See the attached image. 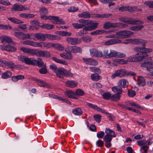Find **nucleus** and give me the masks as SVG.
<instances>
[{
  "label": "nucleus",
  "mask_w": 153,
  "mask_h": 153,
  "mask_svg": "<svg viewBox=\"0 0 153 153\" xmlns=\"http://www.w3.org/2000/svg\"><path fill=\"white\" fill-rule=\"evenodd\" d=\"M134 50L138 53L136 54L137 56L130 58L128 60L130 62H140L144 59L145 57L147 56L148 55L147 53L151 52L152 50L151 48H146L145 46L143 47H137L134 48Z\"/></svg>",
  "instance_id": "nucleus-1"
},
{
  "label": "nucleus",
  "mask_w": 153,
  "mask_h": 153,
  "mask_svg": "<svg viewBox=\"0 0 153 153\" xmlns=\"http://www.w3.org/2000/svg\"><path fill=\"white\" fill-rule=\"evenodd\" d=\"M133 33V32L129 30H121L117 32L114 34L109 35L106 38H114L116 39H124L129 37Z\"/></svg>",
  "instance_id": "nucleus-2"
},
{
  "label": "nucleus",
  "mask_w": 153,
  "mask_h": 153,
  "mask_svg": "<svg viewBox=\"0 0 153 153\" xmlns=\"http://www.w3.org/2000/svg\"><path fill=\"white\" fill-rule=\"evenodd\" d=\"M104 58H110L112 57L117 58H123L126 57V55L124 53L117 52L114 50L105 49L103 51Z\"/></svg>",
  "instance_id": "nucleus-3"
},
{
  "label": "nucleus",
  "mask_w": 153,
  "mask_h": 153,
  "mask_svg": "<svg viewBox=\"0 0 153 153\" xmlns=\"http://www.w3.org/2000/svg\"><path fill=\"white\" fill-rule=\"evenodd\" d=\"M93 24H90L89 26H87L84 27L82 30L78 33L79 34L82 36L87 34L88 33V31H91L97 28L98 23L94 22L93 23Z\"/></svg>",
  "instance_id": "nucleus-4"
},
{
  "label": "nucleus",
  "mask_w": 153,
  "mask_h": 153,
  "mask_svg": "<svg viewBox=\"0 0 153 153\" xmlns=\"http://www.w3.org/2000/svg\"><path fill=\"white\" fill-rule=\"evenodd\" d=\"M18 59L20 61L28 65H34L35 59L33 58H28L24 56L20 55L18 57Z\"/></svg>",
  "instance_id": "nucleus-5"
},
{
  "label": "nucleus",
  "mask_w": 153,
  "mask_h": 153,
  "mask_svg": "<svg viewBox=\"0 0 153 153\" xmlns=\"http://www.w3.org/2000/svg\"><path fill=\"white\" fill-rule=\"evenodd\" d=\"M78 22L81 24L77 23V28H81L85 27L86 26H89L90 24H93V23L95 22L89 19H80L78 20Z\"/></svg>",
  "instance_id": "nucleus-6"
},
{
  "label": "nucleus",
  "mask_w": 153,
  "mask_h": 153,
  "mask_svg": "<svg viewBox=\"0 0 153 153\" xmlns=\"http://www.w3.org/2000/svg\"><path fill=\"white\" fill-rule=\"evenodd\" d=\"M33 56L36 55L38 57H49L51 56L49 52L47 51L38 50L34 49Z\"/></svg>",
  "instance_id": "nucleus-7"
},
{
  "label": "nucleus",
  "mask_w": 153,
  "mask_h": 153,
  "mask_svg": "<svg viewBox=\"0 0 153 153\" xmlns=\"http://www.w3.org/2000/svg\"><path fill=\"white\" fill-rule=\"evenodd\" d=\"M127 75V73L126 70L122 69L116 70L115 73L112 75L111 77L112 79H114L117 76L121 77Z\"/></svg>",
  "instance_id": "nucleus-8"
},
{
  "label": "nucleus",
  "mask_w": 153,
  "mask_h": 153,
  "mask_svg": "<svg viewBox=\"0 0 153 153\" xmlns=\"http://www.w3.org/2000/svg\"><path fill=\"white\" fill-rule=\"evenodd\" d=\"M126 41H128V42H131V43L139 45L142 44V46H145V44L147 43L145 40L139 39H128Z\"/></svg>",
  "instance_id": "nucleus-9"
},
{
  "label": "nucleus",
  "mask_w": 153,
  "mask_h": 153,
  "mask_svg": "<svg viewBox=\"0 0 153 153\" xmlns=\"http://www.w3.org/2000/svg\"><path fill=\"white\" fill-rule=\"evenodd\" d=\"M141 66L145 68L150 73V75H153V62H149L142 63Z\"/></svg>",
  "instance_id": "nucleus-10"
},
{
  "label": "nucleus",
  "mask_w": 153,
  "mask_h": 153,
  "mask_svg": "<svg viewBox=\"0 0 153 153\" xmlns=\"http://www.w3.org/2000/svg\"><path fill=\"white\" fill-rule=\"evenodd\" d=\"M49 20H53V23L56 24H64L65 22L62 19H60L59 17L57 16H49Z\"/></svg>",
  "instance_id": "nucleus-11"
},
{
  "label": "nucleus",
  "mask_w": 153,
  "mask_h": 153,
  "mask_svg": "<svg viewBox=\"0 0 153 153\" xmlns=\"http://www.w3.org/2000/svg\"><path fill=\"white\" fill-rule=\"evenodd\" d=\"M29 9V7H25L22 5H19L18 4H14L12 8V10L18 11H22Z\"/></svg>",
  "instance_id": "nucleus-12"
},
{
  "label": "nucleus",
  "mask_w": 153,
  "mask_h": 153,
  "mask_svg": "<svg viewBox=\"0 0 153 153\" xmlns=\"http://www.w3.org/2000/svg\"><path fill=\"white\" fill-rule=\"evenodd\" d=\"M120 43H122V41L120 39H112L105 42L104 44L105 45L109 46Z\"/></svg>",
  "instance_id": "nucleus-13"
},
{
  "label": "nucleus",
  "mask_w": 153,
  "mask_h": 153,
  "mask_svg": "<svg viewBox=\"0 0 153 153\" xmlns=\"http://www.w3.org/2000/svg\"><path fill=\"white\" fill-rule=\"evenodd\" d=\"M53 43L50 42H37V47L49 48L53 47Z\"/></svg>",
  "instance_id": "nucleus-14"
},
{
  "label": "nucleus",
  "mask_w": 153,
  "mask_h": 153,
  "mask_svg": "<svg viewBox=\"0 0 153 153\" xmlns=\"http://www.w3.org/2000/svg\"><path fill=\"white\" fill-rule=\"evenodd\" d=\"M83 59L84 62L87 65H95L98 64L97 61L92 58H83Z\"/></svg>",
  "instance_id": "nucleus-15"
},
{
  "label": "nucleus",
  "mask_w": 153,
  "mask_h": 153,
  "mask_svg": "<svg viewBox=\"0 0 153 153\" xmlns=\"http://www.w3.org/2000/svg\"><path fill=\"white\" fill-rule=\"evenodd\" d=\"M46 38L49 40H59L60 39L61 37L59 36L50 34H45V39Z\"/></svg>",
  "instance_id": "nucleus-16"
},
{
  "label": "nucleus",
  "mask_w": 153,
  "mask_h": 153,
  "mask_svg": "<svg viewBox=\"0 0 153 153\" xmlns=\"http://www.w3.org/2000/svg\"><path fill=\"white\" fill-rule=\"evenodd\" d=\"M128 24L133 25H142L143 22L139 20H135L132 18H129L128 21Z\"/></svg>",
  "instance_id": "nucleus-17"
},
{
  "label": "nucleus",
  "mask_w": 153,
  "mask_h": 153,
  "mask_svg": "<svg viewBox=\"0 0 153 153\" xmlns=\"http://www.w3.org/2000/svg\"><path fill=\"white\" fill-rule=\"evenodd\" d=\"M35 37L37 40L44 41L45 40V34L39 33L34 34Z\"/></svg>",
  "instance_id": "nucleus-18"
},
{
  "label": "nucleus",
  "mask_w": 153,
  "mask_h": 153,
  "mask_svg": "<svg viewBox=\"0 0 153 153\" xmlns=\"http://www.w3.org/2000/svg\"><path fill=\"white\" fill-rule=\"evenodd\" d=\"M103 27L106 29H108L112 27L116 28V23L106 22L104 23Z\"/></svg>",
  "instance_id": "nucleus-19"
},
{
  "label": "nucleus",
  "mask_w": 153,
  "mask_h": 153,
  "mask_svg": "<svg viewBox=\"0 0 153 153\" xmlns=\"http://www.w3.org/2000/svg\"><path fill=\"white\" fill-rule=\"evenodd\" d=\"M65 96L68 97L75 99L76 98V90L75 91V92L71 91H67L65 92Z\"/></svg>",
  "instance_id": "nucleus-20"
},
{
  "label": "nucleus",
  "mask_w": 153,
  "mask_h": 153,
  "mask_svg": "<svg viewBox=\"0 0 153 153\" xmlns=\"http://www.w3.org/2000/svg\"><path fill=\"white\" fill-rule=\"evenodd\" d=\"M60 56L62 58L68 60L71 59L72 58L71 54L69 52H64L60 54Z\"/></svg>",
  "instance_id": "nucleus-21"
},
{
  "label": "nucleus",
  "mask_w": 153,
  "mask_h": 153,
  "mask_svg": "<svg viewBox=\"0 0 153 153\" xmlns=\"http://www.w3.org/2000/svg\"><path fill=\"white\" fill-rule=\"evenodd\" d=\"M88 105L90 107L93 108L94 109L97 110V111H100V112L103 113H105L106 114H107V113H106L104 110L102 109L101 108L98 107L97 105H94L92 104L89 103H88Z\"/></svg>",
  "instance_id": "nucleus-22"
},
{
  "label": "nucleus",
  "mask_w": 153,
  "mask_h": 153,
  "mask_svg": "<svg viewBox=\"0 0 153 153\" xmlns=\"http://www.w3.org/2000/svg\"><path fill=\"white\" fill-rule=\"evenodd\" d=\"M65 69H58L55 72L56 74L58 77L63 78L65 75Z\"/></svg>",
  "instance_id": "nucleus-23"
},
{
  "label": "nucleus",
  "mask_w": 153,
  "mask_h": 153,
  "mask_svg": "<svg viewBox=\"0 0 153 153\" xmlns=\"http://www.w3.org/2000/svg\"><path fill=\"white\" fill-rule=\"evenodd\" d=\"M20 49L24 53H27L30 55L33 56L34 49L22 47L20 48Z\"/></svg>",
  "instance_id": "nucleus-24"
},
{
  "label": "nucleus",
  "mask_w": 153,
  "mask_h": 153,
  "mask_svg": "<svg viewBox=\"0 0 153 153\" xmlns=\"http://www.w3.org/2000/svg\"><path fill=\"white\" fill-rule=\"evenodd\" d=\"M112 91L117 94H120L123 92V89L121 86H115L112 88Z\"/></svg>",
  "instance_id": "nucleus-25"
},
{
  "label": "nucleus",
  "mask_w": 153,
  "mask_h": 153,
  "mask_svg": "<svg viewBox=\"0 0 153 153\" xmlns=\"http://www.w3.org/2000/svg\"><path fill=\"white\" fill-rule=\"evenodd\" d=\"M1 42L4 44L12 42L11 39L10 37L5 36H2L0 37Z\"/></svg>",
  "instance_id": "nucleus-26"
},
{
  "label": "nucleus",
  "mask_w": 153,
  "mask_h": 153,
  "mask_svg": "<svg viewBox=\"0 0 153 153\" xmlns=\"http://www.w3.org/2000/svg\"><path fill=\"white\" fill-rule=\"evenodd\" d=\"M66 41L68 43L71 45H75L76 44V38L68 37L66 38Z\"/></svg>",
  "instance_id": "nucleus-27"
},
{
  "label": "nucleus",
  "mask_w": 153,
  "mask_h": 153,
  "mask_svg": "<svg viewBox=\"0 0 153 153\" xmlns=\"http://www.w3.org/2000/svg\"><path fill=\"white\" fill-rule=\"evenodd\" d=\"M7 19L10 22L16 24H18L23 23V21L15 17H9L7 18Z\"/></svg>",
  "instance_id": "nucleus-28"
},
{
  "label": "nucleus",
  "mask_w": 153,
  "mask_h": 153,
  "mask_svg": "<svg viewBox=\"0 0 153 153\" xmlns=\"http://www.w3.org/2000/svg\"><path fill=\"white\" fill-rule=\"evenodd\" d=\"M112 15L111 14H95L93 15V17L99 18H107Z\"/></svg>",
  "instance_id": "nucleus-29"
},
{
  "label": "nucleus",
  "mask_w": 153,
  "mask_h": 153,
  "mask_svg": "<svg viewBox=\"0 0 153 153\" xmlns=\"http://www.w3.org/2000/svg\"><path fill=\"white\" fill-rule=\"evenodd\" d=\"M79 18H83L85 19H88L90 17L91 14L88 11L83 12L78 15Z\"/></svg>",
  "instance_id": "nucleus-30"
},
{
  "label": "nucleus",
  "mask_w": 153,
  "mask_h": 153,
  "mask_svg": "<svg viewBox=\"0 0 153 153\" xmlns=\"http://www.w3.org/2000/svg\"><path fill=\"white\" fill-rule=\"evenodd\" d=\"M37 42L33 41L27 40L24 41L23 42V44L25 45H30L33 47H37Z\"/></svg>",
  "instance_id": "nucleus-31"
},
{
  "label": "nucleus",
  "mask_w": 153,
  "mask_h": 153,
  "mask_svg": "<svg viewBox=\"0 0 153 153\" xmlns=\"http://www.w3.org/2000/svg\"><path fill=\"white\" fill-rule=\"evenodd\" d=\"M123 82V88H126L127 87L128 85V82L126 79H122L119 80L118 82V85L121 86Z\"/></svg>",
  "instance_id": "nucleus-32"
},
{
  "label": "nucleus",
  "mask_w": 153,
  "mask_h": 153,
  "mask_svg": "<svg viewBox=\"0 0 153 153\" xmlns=\"http://www.w3.org/2000/svg\"><path fill=\"white\" fill-rule=\"evenodd\" d=\"M138 84L141 86H144L146 85L145 79L142 76H139L137 79Z\"/></svg>",
  "instance_id": "nucleus-33"
},
{
  "label": "nucleus",
  "mask_w": 153,
  "mask_h": 153,
  "mask_svg": "<svg viewBox=\"0 0 153 153\" xmlns=\"http://www.w3.org/2000/svg\"><path fill=\"white\" fill-rule=\"evenodd\" d=\"M65 83L67 87L70 88H74L76 85L75 82L73 80L68 81Z\"/></svg>",
  "instance_id": "nucleus-34"
},
{
  "label": "nucleus",
  "mask_w": 153,
  "mask_h": 153,
  "mask_svg": "<svg viewBox=\"0 0 153 153\" xmlns=\"http://www.w3.org/2000/svg\"><path fill=\"white\" fill-rule=\"evenodd\" d=\"M4 66H7L11 69L14 68V63L12 62L8 61L6 60H5Z\"/></svg>",
  "instance_id": "nucleus-35"
},
{
  "label": "nucleus",
  "mask_w": 153,
  "mask_h": 153,
  "mask_svg": "<svg viewBox=\"0 0 153 153\" xmlns=\"http://www.w3.org/2000/svg\"><path fill=\"white\" fill-rule=\"evenodd\" d=\"M36 61L34 62V65H36L39 67H43L45 65L43 61L40 58H38V60L35 59Z\"/></svg>",
  "instance_id": "nucleus-36"
},
{
  "label": "nucleus",
  "mask_w": 153,
  "mask_h": 153,
  "mask_svg": "<svg viewBox=\"0 0 153 153\" xmlns=\"http://www.w3.org/2000/svg\"><path fill=\"white\" fill-rule=\"evenodd\" d=\"M105 132L106 134H107L110 136L113 137H116V135L114 131L109 128H106L105 129Z\"/></svg>",
  "instance_id": "nucleus-37"
},
{
  "label": "nucleus",
  "mask_w": 153,
  "mask_h": 153,
  "mask_svg": "<svg viewBox=\"0 0 153 153\" xmlns=\"http://www.w3.org/2000/svg\"><path fill=\"white\" fill-rule=\"evenodd\" d=\"M52 59L53 60L58 63L62 64L65 65H67L68 64L67 62L64 60L57 59L55 57H52Z\"/></svg>",
  "instance_id": "nucleus-38"
},
{
  "label": "nucleus",
  "mask_w": 153,
  "mask_h": 153,
  "mask_svg": "<svg viewBox=\"0 0 153 153\" xmlns=\"http://www.w3.org/2000/svg\"><path fill=\"white\" fill-rule=\"evenodd\" d=\"M12 76V73L10 71H7L3 73L1 75V78L3 79H6Z\"/></svg>",
  "instance_id": "nucleus-39"
},
{
  "label": "nucleus",
  "mask_w": 153,
  "mask_h": 153,
  "mask_svg": "<svg viewBox=\"0 0 153 153\" xmlns=\"http://www.w3.org/2000/svg\"><path fill=\"white\" fill-rule=\"evenodd\" d=\"M41 27L43 29L49 30L53 29L54 27V26L52 25L46 24L42 25Z\"/></svg>",
  "instance_id": "nucleus-40"
},
{
  "label": "nucleus",
  "mask_w": 153,
  "mask_h": 153,
  "mask_svg": "<svg viewBox=\"0 0 153 153\" xmlns=\"http://www.w3.org/2000/svg\"><path fill=\"white\" fill-rule=\"evenodd\" d=\"M90 70L91 71L94 72L95 74H99L101 73V71L100 68L96 67H90Z\"/></svg>",
  "instance_id": "nucleus-41"
},
{
  "label": "nucleus",
  "mask_w": 153,
  "mask_h": 153,
  "mask_svg": "<svg viewBox=\"0 0 153 153\" xmlns=\"http://www.w3.org/2000/svg\"><path fill=\"white\" fill-rule=\"evenodd\" d=\"M120 97L121 95L120 94H116L111 96V99L113 101H117L120 100Z\"/></svg>",
  "instance_id": "nucleus-42"
},
{
  "label": "nucleus",
  "mask_w": 153,
  "mask_h": 153,
  "mask_svg": "<svg viewBox=\"0 0 153 153\" xmlns=\"http://www.w3.org/2000/svg\"><path fill=\"white\" fill-rule=\"evenodd\" d=\"M53 47H54L57 50L60 51H63L64 49V48L61 45L59 44L53 43Z\"/></svg>",
  "instance_id": "nucleus-43"
},
{
  "label": "nucleus",
  "mask_w": 153,
  "mask_h": 153,
  "mask_svg": "<svg viewBox=\"0 0 153 153\" xmlns=\"http://www.w3.org/2000/svg\"><path fill=\"white\" fill-rule=\"evenodd\" d=\"M98 74H91V79L95 81H97L100 79L101 78V77Z\"/></svg>",
  "instance_id": "nucleus-44"
},
{
  "label": "nucleus",
  "mask_w": 153,
  "mask_h": 153,
  "mask_svg": "<svg viewBox=\"0 0 153 153\" xmlns=\"http://www.w3.org/2000/svg\"><path fill=\"white\" fill-rule=\"evenodd\" d=\"M39 12L41 15H46L48 14V10L46 8L42 7L40 9Z\"/></svg>",
  "instance_id": "nucleus-45"
},
{
  "label": "nucleus",
  "mask_w": 153,
  "mask_h": 153,
  "mask_svg": "<svg viewBox=\"0 0 153 153\" xmlns=\"http://www.w3.org/2000/svg\"><path fill=\"white\" fill-rule=\"evenodd\" d=\"M111 94L109 92L105 93L102 95L103 98L106 100H108L110 98L111 99Z\"/></svg>",
  "instance_id": "nucleus-46"
},
{
  "label": "nucleus",
  "mask_w": 153,
  "mask_h": 153,
  "mask_svg": "<svg viewBox=\"0 0 153 153\" xmlns=\"http://www.w3.org/2000/svg\"><path fill=\"white\" fill-rule=\"evenodd\" d=\"M105 32L103 30H97L91 32L90 34L92 35H95L101 34Z\"/></svg>",
  "instance_id": "nucleus-47"
},
{
  "label": "nucleus",
  "mask_w": 153,
  "mask_h": 153,
  "mask_svg": "<svg viewBox=\"0 0 153 153\" xmlns=\"http://www.w3.org/2000/svg\"><path fill=\"white\" fill-rule=\"evenodd\" d=\"M85 94V93L83 90L80 89H77V99L78 98V97L83 96Z\"/></svg>",
  "instance_id": "nucleus-48"
},
{
  "label": "nucleus",
  "mask_w": 153,
  "mask_h": 153,
  "mask_svg": "<svg viewBox=\"0 0 153 153\" xmlns=\"http://www.w3.org/2000/svg\"><path fill=\"white\" fill-rule=\"evenodd\" d=\"M144 4L148 6L149 8H153V1H145L144 2Z\"/></svg>",
  "instance_id": "nucleus-49"
},
{
  "label": "nucleus",
  "mask_w": 153,
  "mask_h": 153,
  "mask_svg": "<svg viewBox=\"0 0 153 153\" xmlns=\"http://www.w3.org/2000/svg\"><path fill=\"white\" fill-rule=\"evenodd\" d=\"M65 76L71 78L73 76V74L69 70H66L65 69Z\"/></svg>",
  "instance_id": "nucleus-50"
},
{
  "label": "nucleus",
  "mask_w": 153,
  "mask_h": 153,
  "mask_svg": "<svg viewBox=\"0 0 153 153\" xmlns=\"http://www.w3.org/2000/svg\"><path fill=\"white\" fill-rule=\"evenodd\" d=\"M23 33L16 32L14 33V35L17 38L22 39Z\"/></svg>",
  "instance_id": "nucleus-51"
},
{
  "label": "nucleus",
  "mask_w": 153,
  "mask_h": 153,
  "mask_svg": "<svg viewBox=\"0 0 153 153\" xmlns=\"http://www.w3.org/2000/svg\"><path fill=\"white\" fill-rule=\"evenodd\" d=\"M83 42H89L91 41L92 39L89 36H85L81 38Z\"/></svg>",
  "instance_id": "nucleus-52"
},
{
  "label": "nucleus",
  "mask_w": 153,
  "mask_h": 153,
  "mask_svg": "<svg viewBox=\"0 0 153 153\" xmlns=\"http://www.w3.org/2000/svg\"><path fill=\"white\" fill-rule=\"evenodd\" d=\"M112 137H113L106 134L104 137V140L105 142H111L112 139Z\"/></svg>",
  "instance_id": "nucleus-53"
},
{
  "label": "nucleus",
  "mask_w": 153,
  "mask_h": 153,
  "mask_svg": "<svg viewBox=\"0 0 153 153\" xmlns=\"http://www.w3.org/2000/svg\"><path fill=\"white\" fill-rule=\"evenodd\" d=\"M35 80L38 83L37 84L39 86L41 87H44L45 83L44 81L38 79H36Z\"/></svg>",
  "instance_id": "nucleus-54"
},
{
  "label": "nucleus",
  "mask_w": 153,
  "mask_h": 153,
  "mask_svg": "<svg viewBox=\"0 0 153 153\" xmlns=\"http://www.w3.org/2000/svg\"><path fill=\"white\" fill-rule=\"evenodd\" d=\"M43 67V68H41L39 70V72L41 74H45L47 72V71L46 68V65H44Z\"/></svg>",
  "instance_id": "nucleus-55"
},
{
  "label": "nucleus",
  "mask_w": 153,
  "mask_h": 153,
  "mask_svg": "<svg viewBox=\"0 0 153 153\" xmlns=\"http://www.w3.org/2000/svg\"><path fill=\"white\" fill-rule=\"evenodd\" d=\"M16 48L13 46H11L10 45H7V51H8L10 52H13L15 51H16Z\"/></svg>",
  "instance_id": "nucleus-56"
},
{
  "label": "nucleus",
  "mask_w": 153,
  "mask_h": 153,
  "mask_svg": "<svg viewBox=\"0 0 153 153\" xmlns=\"http://www.w3.org/2000/svg\"><path fill=\"white\" fill-rule=\"evenodd\" d=\"M50 68L55 73L58 69L55 65L53 64L50 65Z\"/></svg>",
  "instance_id": "nucleus-57"
},
{
  "label": "nucleus",
  "mask_w": 153,
  "mask_h": 153,
  "mask_svg": "<svg viewBox=\"0 0 153 153\" xmlns=\"http://www.w3.org/2000/svg\"><path fill=\"white\" fill-rule=\"evenodd\" d=\"M128 94L130 97H133L135 95L136 92L134 91L129 90L128 91Z\"/></svg>",
  "instance_id": "nucleus-58"
},
{
  "label": "nucleus",
  "mask_w": 153,
  "mask_h": 153,
  "mask_svg": "<svg viewBox=\"0 0 153 153\" xmlns=\"http://www.w3.org/2000/svg\"><path fill=\"white\" fill-rule=\"evenodd\" d=\"M96 56L98 57H103L104 58V54L102 51L97 50Z\"/></svg>",
  "instance_id": "nucleus-59"
},
{
  "label": "nucleus",
  "mask_w": 153,
  "mask_h": 153,
  "mask_svg": "<svg viewBox=\"0 0 153 153\" xmlns=\"http://www.w3.org/2000/svg\"><path fill=\"white\" fill-rule=\"evenodd\" d=\"M147 142L145 141L144 140H138L137 141V143L138 145L140 146L146 145L147 144Z\"/></svg>",
  "instance_id": "nucleus-60"
},
{
  "label": "nucleus",
  "mask_w": 153,
  "mask_h": 153,
  "mask_svg": "<svg viewBox=\"0 0 153 153\" xmlns=\"http://www.w3.org/2000/svg\"><path fill=\"white\" fill-rule=\"evenodd\" d=\"M101 117V116L99 114L95 115L94 116V118L95 120L98 123L100 121Z\"/></svg>",
  "instance_id": "nucleus-61"
},
{
  "label": "nucleus",
  "mask_w": 153,
  "mask_h": 153,
  "mask_svg": "<svg viewBox=\"0 0 153 153\" xmlns=\"http://www.w3.org/2000/svg\"><path fill=\"white\" fill-rule=\"evenodd\" d=\"M30 23L32 25L36 27H38L39 25V22L36 20L32 21Z\"/></svg>",
  "instance_id": "nucleus-62"
},
{
  "label": "nucleus",
  "mask_w": 153,
  "mask_h": 153,
  "mask_svg": "<svg viewBox=\"0 0 153 153\" xmlns=\"http://www.w3.org/2000/svg\"><path fill=\"white\" fill-rule=\"evenodd\" d=\"M97 50L95 49H90V51L91 56H96Z\"/></svg>",
  "instance_id": "nucleus-63"
},
{
  "label": "nucleus",
  "mask_w": 153,
  "mask_h": 153,
  "mask_svg": "<svg viewBox=\"0 0 153 153\" xmlns=\"http://www.w3.org/2000/svg\"><path fill=\"white\" fill-rule=\"evenodd\" d=\"M22 40H25L26 39H30V36L29 33L24 34L23 33Z\"/></svg>",
  "instance_id": "nucleus-64"
}]
</instances>
